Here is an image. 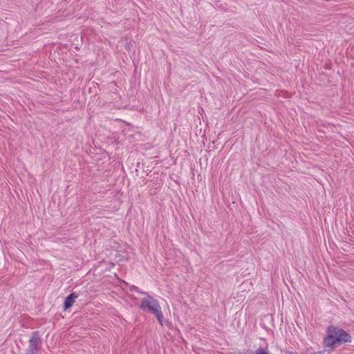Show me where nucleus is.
Masks as SVG:
<instances>
[{"mask_svg":"<svg viewBox=\"0 0 354 354\" xmlns=\"http://www.w3.org/2000/svg\"><path fill=\"white\" fill-rule=\"evenodd\" d=\"M351 342V335L342 328L330 326L327 329V335L324 344L326 348H332L336 345Z\"/></svg>","mask_w":354,"mask_h":354,"instance_id":"nucleus-1","label":"nucleus"},{"mask_svg":"<svg viewBox=\"0 0 354 354\" xmlns=\"http://www.w3.org/2000/svg\"><path fill=\"white\" fill-rule=\"evenodd\" d=\"M140 308L143 311L154 315L158 322L162 326L163 314L157 299L147 295V297L142 299Z\"/></svg>","mask_w":354,"mask_h":354,"instance_id":"nucleus-2","label":"nucleus"},{"mask_svg":"<svg viewBox=\"0 0 354 354\" xmlns=\"http://www.w3.org/2000/svg\"><path fill=\"white\" fill-rule=\"evenodd\" d=\"M41 344V341L38 332H34L29 341V351L31 353L26 354H37L39 347Z\"/></svg>","mask_w":354,"mask_h":354,"instance_id":"nucleus-3","label":"nucleus"},{"mask_svg":"<svg viewBox=\"0 0 354 354\" xmlns=\"http://www.w3.org/2000/svg\"><path fill=\"white\" fill-rule=\"evenodd\" d=\"M77 297L78 295L75 292H72L67 296L64 300V308L67 309L71 307Z\"/></svg>","mask_w":354,"mask_h":354,"instance_id":"nucleus-4","label":"nucleus"},{"mask_svg":"<svg viewBox=\"0 0 354 354\" xmlns=\"http://www.w3.org/2000/svg\"><path fill=\"white\" fill-rule=\"evenodd\" d=\"M130 290L135 291L138 293L145 295V297H147V295H149L147 292H144V291L141 290L138 287L135 286L133 285L130 286Z\"/></svg>","mask_w":354,"mask_h":354,"instance_id":"nucleus-5","label":"nucleus"},{"mask_svg":"<svg viewBox=\"0 0 354 354\" xmlns=\"http://www.w3.org/2000/svg\"><path fill=\"white\" fill-rule=\"evenodd\" d=\"M254 354H268V352L266 348H259L255 351Z\"/></svg>","mask_w":354,"mask_h":354,"instance_id":"nucleus-6","label":"nucleus"}]
</instances>
